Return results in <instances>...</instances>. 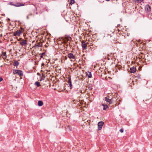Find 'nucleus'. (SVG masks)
<instances>
[{"instance_id": "1", "label": "nucleus", "mask_w": 152, "mask_h": 152, "mask_svg": "<svg viewBox=\"0 0 152 152\" xmlns=\"http://www.w3.org/2000/svg\"><path fill=\"white\" fill-rule=\"evenodd\" d=\"M24 31V29L22 28H21L19 30L13 32V36H19L20 35L22 34Z\"/></svg>"}, {"instance_id": "10", "label": "nucleus", "mask_w": 152, "mask_h": 152, "mask_svg": "<svg viewBox=\"0 0 152 152\" xmlns=\"http://www.w3.org/2000/svg\"><path fill=\"white\" fill-rule=\"evenodd\" d=\"M27 42L26 40L23 39L22 42H20V44L22 46L26 45L27 43Z\"/></svg>"}, {"instance_id": "2", "label": "nucleus", "mask_w": 152, "mask_h": 152, "mask_svg": "<svg viewBox=\"0 0 152 152\" xmlns=\"http://www.w3.org/2000/svg\"><path fill=\"white\" fill-rule=\"evenodd\" d=\"M13 73L14 74H17L20 77L23 76V73L21 71L15 69L13 70Z\"/></svg>"}, {"instance_id": "24", "label": "nucleus", "mask_w": 152, "mask_h": 152, "mask_svg": "<svg viewBox=\"0 0 152 152\" xmlns=\"http://www.w3.org/2000/svg\"><path fill=\"white\" fill-rule=\"evenodd\" d=\"M44 78H45V77L42 78L40 80V81H42V80H44Z\"/></svg>"}, {"instance_id": "25", "label": "nucleus", "mask_w": 152, "mask_h": 152, "mask_svg": "<svg viewBox=\"0 0 152 152\" xmlns=\"http://www.w3.org/2000/svg\"><path fill=\"white\" fill-rule=\"evenodd\" d=\"M3 80V79L2 78L0 77V82L2 81Z\"/></svg>"}, {"instance_id": "29", "label": "nucleus", "mask_w": 152, "mask_h": 152, "mask_svg": "<svg viewBox=\"0 0 152 152\" xmlns=\"http://www.w3.org/2000/svg\"><path fill=\"white\" fill-rule=\"evenodd\" d=\"M105 0L107 1H110V0Z\"/></svg>"}, {"instance_id": "17", "label": "nucleus", "mask_w": 152, "mask_h": 152, "mask_svg": "<svg viewBox=\"0 0 152 152\" xmlns=\"http://www.w3.org/2000/svg\"><path fill=\"white\" fill-rule=\"evenodd\" d=\"M35 84L37 87H39L41 86L40 83L38 82H36L35 83Z\"/></svg>"}, {"instance_id": "27", "label": "nucleus", "mask_w": 152, "mask_h": 152, "mask_svg": "<svg viewBox=\"0 0 152 152\" xmlns=\"http://www.w3.org/2000/svg\"><path fill=\"white\" fill-rule=\"evenodd\" d=\"M29 16V15H28V16H27V19H28L29 18L28 17Z\"/></svg>"}, {"instance_id": "9", "label": "nucleus", "mask_w": 152, "mask_h": 152, "mask_svg": "<svg viewBox=\"0 0 152 152\" xmlns=\"http://www.w3.org/2000/svg\"><path fill=\"white\" fill-rule=\"evenodd\" d=\"M68 85H69V86L70 87V89H71L72 88V86L70 77H68Z\"/></svg>"}, {"instance_id": "18", "label": "nucleus", "mask_w": 152, "mask_h": 152, "mask_svg": "<svg viewBox=\"0 0 152 152\" xmlns=\"http://www.w3.org/2000/svg\"><path fill=\"white\" fill-rule=\"evenodd\" d=\"M65 39L67 41H69L70 39H71V38L70 37H66Z\"/></svg>"}, {"instance_id": "12", "label": "nucleus", "mask_w": 152, "mask_h": 152, "mask_svg": "<svg viewBox=\"0 0 152 152\" xmlns=\"http://www.w3.org/2000/svg\"><path fill=\"white\" fill-rule=\"evenodd\" d=\"M38 104L39 106H41L43 105V102L42 101L39 100L38 101Z\"/></svg>"}, {"instance_id": "13", "label": "nucleus", "mask_w": 152, "mask_h": 152, "mask_svg": "<svg viewBox=\"0 0 152 152\" xmlns=\"http://www.w3.org/2000/svg\"><path fill=\"white\" fill-rule=\"evenodd\" d=\"M42 45L41 43H38L37 44H35L34 47H35L36 48L37 47H42Z\"/></svg>"}, {"instance_id": "19", "label": "nucleus", "mask_w": 152, "mask_h": 152, "mask_svg": "<svg viewBox=\"0 0 152 152\" xmlns=\"http://www.w3.org/2000/svg\"><path fill=\"white\" fill-rule=\"evenodd\" d=\"M75 2V1L74 0H71L70 3L71 4H74Z\"/></svg>"}, {"instance_id": "28", "label": "nucleus", "mask_w": 152, "mask_h": 152, "mask_svg": "<svg viewBox=\"0 0 152 152\" xmlns=\"http://www.w3.org/2000/svg\"><path fill=\"white\" fill-rule=\"evenodd\" d=\"M29 16H31L32 15V14H29Z\"/></svg>"}, {"instance_id": "11", "label": "nucleus", "mask_w": 152, "mask_h": 152, "mask_svg": "<svg viewBox=\"0 0 152 152\" xmlns=\"http://www.w3.org/2000/svg\"><path fill=\"white\" fill-rule=\"evenodd\" d=\"M145 10L148 12L150 11L151 10V7L149 5H146L145 6Z\"/></svg>"}, {"instance_id": "20", "label": "nucleus", "mask_w": 152, "mask_h": 152, "mask_svg": "<svg viewBox=\"0 0 152 152\" xmlns=\"http://www.w3.org/2000/svg\"><path fill=\"white\" fill-rule=\"evenodd\" d=\"M45 53H42L41 55V56H40V57L41 58H43V55Z\"/></svg>"}, {"instance_id": "3", "label": "nucleus", "mask_w": 152, "mask_h": 152, "mask_svg": "<svg viewBox=\"0 0 152 152\" xmlns=\"http://www.w3.org/2000/svg\"><path fill=\"white\" fill-rule=\"evenodd\" d=\"M104 123L103 121H100L98 123V130H100L102 129Z\"/></svg>"}, {"instance_id": "26", "label": "nucleus", "mask_w": 152, "mask_h": 152, "mask_svg": "<svg viewBox=\"0 0 152 152\" xmlns=\"http://www.w3.org/2000/svg\"><path fill=\"white\" fill-rule=\"evenodd\" d=\"M139 1H140V2H141L143 1V0H138Z\"/></svg>"}, {"instance_id": "6", "label": "nucleus", "mask_w": 152, "mask_h": 152, "mask_svg": "<svg viewBox=\"0 0 152 152\" xmlns=\"http://www.w3.org/2000/svg\"><path fill=\"white\" fill-rule=\"evenodd\" d=\"M67 56L70 59H75V56L71 53H69Z\"/></svg>"}, {"instance_id": "7", "label": "nucleus", "mask_w": 152, "mask_h": 152, "mask_svg": "<svg viewBox=\"0 0 152 152\" xmlns=\"http://www.w3.org/2000/svg\"><path fill=\"white\" fill-rule=\"evenodd\" d=\"M24 4L21 3L17 2L15 4L14 6L16 7H19L20 6H24Z\"/></svg>"}, {"instance_id": "8", "label": "nucleus", "mask_w": 152, "mask_h": 152, "mask_svg": "<svg viewBox=\"0 0 152 152\" xmlns=\"http://www.w3.org/2000/svg\"><path fill=\"white\" fill-rule=\"evenodd\" d=\"M136 69L135 67L133 66L130 68V71L131 73H134L136 72Z\"/></svg>"}, {"instance_id": "14", "label": "nucleus", "mask_w": 152, "mask_h": 152, "mask_svg": "<svg viewBox=\"0 0 152 152\" xmlns=\"http://www.w3.org/2000/svg\"><path fill=\"white\" fill-rule=\"evenodd\" d=\"M102 105L104 107L103 108V110H105L108 107V106L106 104H102Z\"/></svg>"}, {"instance_id": "4", "label": "nucleus", "mask_w": 152, "mask_h": 152, "mask_svg": "<svg viewBox=\"0 0 152 152\" xmlns=\"http://www.w3.org/2000/svg\"><path fill=\"white\" fill-rule=\"evenodd\" d=\"M104 99L105 101L108 102L110 104L113 103V101L112 99H110L109 96L105 97L104 98Z\"/></svg>"}, {"instance_id": "23", "label": "nucleus", "mask_w": 152, "mask_h": 152, "mask_svg": "<svg viewBox=\"0 0 152 152\" xmlns=\"http://www.w3.org/2000/svg\"><path fill=\"white\" fill-rule=\"evenodd\" d=\"M9 4L11 5H13L14 6L15 5V4H13L12 2L9 3Z\"/></svg>"}, {"instance_id": "21", "label": "nucleus", "mask_w": 152, "mask_h": 152, "mask_svg": "<svg viewBox=\"0 0 152 152\" xmlns=\"http://www.w3.org/2000/svg\"><path fill=\"white\" fill-rule=\"evenodd\" d=\"M2 55L3 56H6V53L5 52H3L2 53Z\"/></svg>"}, {"instance_id": "15", "label": "nucleus", "mask_w": 152, "mask_h": 152, "mask_svg": "<svg viewBox=\"0 0 152 152\" xmlns=\"http://www.w3.org/2000/svg\"><path fill=\"white\" fill-rule=\"evenodd\" d=\"M87 75L89 78H91L92 77L91 73L89 72H88L87 73Z\"/></svg>"}, {"instance_id": "22", "label": "nucleus", "mask_w": 152, "mask_h": 152, "mask_svg": "<svg viewBox=\"0 0 152 152\" xmlns=\"http://www.w3.org/2000/svg\"><path fill=\"white\" fill-rule=\"evenodd\" d=\"M120 131L121 133H123V132H124V129H120Z\"/></svg>"}, {"instance_id": "16", "label": "nucleus", "mask_w": 152, "mask_h": 152, "mask_svg": "<svg viewBox=\"0 0 152 152\" xmlns=\"http://www.w3.org/2000/svg\"><path fill=\"white\" fill-rule=\"evenodd\" d=\"M19 64V62L17 61H15L13 63V65L15 66H18Z\"/></svg>"}, {"instance_id": "5", "label": "nucleus", "mask_w": 152, "mask_h": 152, "mask_svg": "<svg viewBox=\"0 0 152 152\" xmlns=\"http://www.w3.org/2000/svg\"><path fill=\"white\" fill-rule=\"evenodd\" d=\"M87 45L85 41L82 42V46L83 50H85L86 48Z\"/></svg>"}]
</instances>
